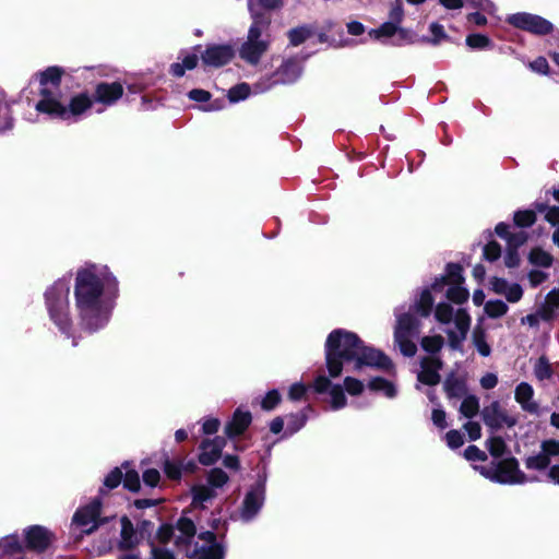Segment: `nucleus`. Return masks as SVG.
<instances>
[{"label": "nucleus", "mask_w": 559, "mask_h": 559, "mask_svg": "<svg viewBox=\"0 0 559 559\" xmlns=\"http://www.w3.org/2000/svg\"><path fill=\"white\" fill-rule=\"evenodd\" d=\"M119 293V281L108 265L86 262L74 275L76 316L71 307L67 278H58L46 288L44 304L50 323L75 347L79 344V328L95 333L109 323Z\"/></svg>", "instance_id": "1"}, {"label": "nucleus", "mask_w": 559, "mask_h": 559, "mask_svg": "<svg viewBox=\"0 0 559 559\" xmlns=\"http://www.w3.org/2000/svg\"><path fill=\"white\" fill-rule=\"evenodd\" d=\"M324 358L329 377L337 378L345 370L359 372L365 367L389 371L393 362L382 350L368 346L355 332L334 329L324 343Z\"/></svg>", "instance_id": "2"}, {"label": "nucleus", "mask_w": 559, "mask_h": 559, "mask_svg": "<svg viewBox=\"0 0 559 559\" xmlns=\"http://www.w3.org/2000/svg\"><path fill=\"white\" fill-rule=\"evenodd\" d=\"M435 299L428 288L415 296V300L406 306L401 305L394 309L396 323L394 326V343L402 355L413 357L417 346L413 338L420 334V318H428L433 309Z\"/></svg>", "instance_id": "3"}, {"label": "nucleus", "mask_w": 559, "mask_h": 559, "mask_svg": "<svg viewBox=\"0 0 559 559\" xmlns=\"http://www.w3.org/2000/svg\"><path fill=\"white\" fill-rule=\"evenodd\" d=\"M247 5L251 23L238 49V55L247 64L257 67L272 45V15L261 11L252 0H247Z\"/></svg>", "instance_id": "4"}, {"label": "nucleus", "mask_w": 559, "mask_h": 559, "mask_svg": "<svg viewBox=\"0 0 559 559\" xmlns=\"http://www.w3.org/2000/svg\"><path fill=\"white\" fill-rule=\"evenodd\" d=\"M94 103L93 96L86 92L73 96L68 106H64L56 95L46 93L44 99L36 103L35 109L50 119L76 122L86 110L92 108Z\"/></svg>", "instance_id": "5"}, {"label": "nucleus", "mask_w": 559, "mask_h": 559, "mask_svg": "<svg viewBox=\"0 0 559 559\" xmlns=\"http://www.w3.org/2000/svg\"><path fill=\"white\" fill-rule=\"evenodd\" d=\"M176 527L179 535L176 536V547L183 551L186 557L192 558L197 554L203 552L204 549L225 550L223 544L217 542L216 534L213 531L200 532L198 537L203 542L202 545L193 543L197 535V526L192 519L187 516V512H182L180 518L176 521Z\"/></svg>", "instance_id": "6"}, {"label": "nucleus", "mask_w": 559, "mask_h": 559, "mask_svg": "<svg viewBox=\"0 0 559 559\" xmlns=\"http://www.w3.org/2000/svg\"><path fill=\"white\" fill-rule=\"evenodd\" d=\"M435 318L442 324L454 323V328H447L443 331L448 336L449 347L452 350L462 352L472 321L466 309L460 308L454 312L450 304L439 302L435 309Z\"/></svg>", "instance_id": "7"}, {"label": "nucleus", "mask_w": 559, "mask_h": 559, "mask_svg": "<svg viewBox=\"0 0 559 559\" xmlns=\"http://www.w3.org/2000/svg\"><path fill=\"white\" fill-rule=\"evenodd\" d=\"M103 502L99 497L93 498L87 504L80 507L73 514L70 533L75 540L94 533L104 521L100 519Z\"/></svg>", "instance_id": "8"}, {"label": "nucleus", "mask_w": 559, "mask_h": 559, "mask_svg": "<svg viewBox=\"0 0 559 559\" xmlns=\"http://www.w3.org/2000/svg\"><path fill=\"white\" fill-rule=\"evenodd\" d=\"M308 58L306 56H292L284 57L281 64L267 75L264 80H261L257 86L262 92L270 90L275 85H292L295 84L304 73V62Z\"/></svg>", "instance_id": "9"}, {"label": "nucleus", "mask_w": 559, "mask_h": 559, "mask_svg": "<svg viewBox=\"0 0 559 559\" xmlns=\"http://www.w3.org/2000/svg\"><path fill=\"white\" fill-rule=\"evenodd\" d=\"M266 481L267 473L263 468L262 472L258 473L255 481L250 485L245 493L239 508V519L241 522L250 523L259 515L265 502Z\"/></svg>", "instance_id": "10"}, {"label": "nucleus", "mask_w": 559, "mask_h": 559, "mask_svg": "<svg viewBox=\"0 0 559 559\" xmlns=\"http://www.w3.org/2000/svg\"><path fill=\"white\" fill-rule=\"evenodd\" d=\"M56 539L55 534L43 525H29L23 530V544L25 550L35 559L48 550Z\"/></svg>", "instance_id": "11"}, {"label": "nucleus", "mask_w": 559, "mask_h": 559, "mask_svg": "<svg viewBox=\"0 0 559 559\" xmlns=\"http://www.w3.org/2000/svg\"><path fill=\"white\" fill-rule=\"evenodd\" d=\"M507 22L516 28L539 36L547 35L554 29V25L550 21L540 15L526 12L511 14L507 17Z\"/></svg>", "instance_id": "12"}, {"label": "nucleus", "mask_w": 559, "mask_h": 559, "mask_svg": "<svg viewBox=\"0 0 559 559\" xmlns=\"http://www.w3.org/2000/svg\"><path fill=\"white\" fill-rule=\"evenodd\" d=\"M535 478H527V476L520 469L516 459L511 457L506 461L499 462L496 468L495 483L503 485L525 484L533 481Z\"/></svg>", "instance_id": "13"}, {"label": "nucleus", "mask_w": 559, "mask_h": 559, "mask_svg": "<svg viewBox=\"0 0 559 559\" xmlns=\"http://www.w3.org/2000/svg\"><path fill=\"white\" fill-rule=\"evenodd\" d=\"M313 389L317 393H329L330 405L333 411L342 409L347 404L344 388L341 384H333L329 377L321 374L313 381Z\"/></svg>", "instance_id": "14"}, {"label": "nucleus", "mask_w": 559, "mask_h": 559, "mask_svg": "<svg viewBox=\"0 0 559 559\" xmlns=\"http://www.w3.org/2000/svg\"><path fill=\"white\" fill-rule=\"evenodd\" d=\"M235 56L234 48L228 44H213L206 46L201 53V60L207 67L219 68L230 62Z\"/></svg>", "instance_id": "15"}, {"label": "nucleus", "mask_w": 559, "mask_h": 559, "mask_svg": "<svg viewBox=\"0 0 559 559\" xmlns=\"http://www.w3.org/2000/svg\"><path fill=\"white\" fill-rule=\"evenodd\" d=\"M124 88L119 81L115 82H100L96 84L93 99L104 107H111L123 96Z\"/></svg>", "instance_id": "16"}, {"label": "nucleus", "mask_w": 559, "mask_h": 559, "mask_svg": "<svg viewBox=\"0 0 559 559\" xmlns=\"http://www.w3.org/2000/svg\"><path fill=\"white\" fill-rule=\"evenodd\" d=\"M420 370L417 373L418 382L433 386L440 383L441 376L439 371L443 367V361L438 356H424L419 360Z\"/></svg>", "instance_id": "17"}, {"label": "nucleus", "mask_w": 559, "mask_h": 559, "mask_svg": "<svg viewBox=\"0 0 559 559\" xmlns=\"http://www.w3.org/2000/svg\"><path fill=\"white\" fill-rule=\"evenodd\" d=\"M0 559H35L25 550L17 534H10L0 539Z\"/></svg>", "instance_id": "18"}, {"label": "nucleus", "mask_w": 559, "mask_h": 559, "mask_svg": "<svg viewBox=\"0 0 559 559\" xmlns=\"http://www.w3.org/2000/svg\"><path fill=\"white\" fill-rule=\"evenodd\" d=\"M225 445L226 440L224 437L216 436L213 439H204L199 447V462L205 466L213 465L222 456Z\"/></svg>", "instance_id": "19"}, {"label": "nucleus", "mask_w": 559, "mask_h": 559, "mask_svg": "<svg viewBox=\"0 0 559 559\" xmlns=\"http://www.w3.org/2000/svg\"><path fill=\"white\" fill-rule=\"evenodd\" d=\"M64 73L63 68L58 66L48 67L46 70L38 74V81L40 85V99H44V94L49 93L60 98V82L61 76Z\"/></svg>", "instance_id": "20"}, {"label": "nucleus", "mask_w": 559, "mask_h": 559, "mask_svg": "<svg viewBox=\"0 0 559 559\" xmlns=\"http://www.w3.org/2000/svg\"><path fill=\"white\" fill-rule=\"evenodd\" d=\"M481 418L485 425L491 429H500L503 425L511 427L515 423L513 419L509 418L504 412H502L500 404L497 401L484 407L481 411Z\"/></svg>", "instance_id": "21"}, {"label": "nucleus", "mask_w": 559, "mask_h": 559, "mask_svg": "<svg viewBox=\"0 0 559 559\" xmlns=\"http://www.w3.org/2000/svg\"><path fill=\"white\" fill-rule=\"evenodd\" d=\"M251 421V413L249 411H242L241 407H238L234 412L231 419L225 426V435L229 439L240 436L250 426Z\"/></svg>", "instance_id": "22"}, {"label": "nucleus", "mask_w": 559, "mask_h": 559, "mask_svg": "<svg viewBox=\"0 0 559 559\" xmlns=\"http://www.w3.org/2000/svg\"><path fill=\"white\" fill-rule=\"evenodd\" d=\"M534 390L527 382H521L516 385L514 391V399L521 407L531 414L538 413V404L533 401Z\"/></svg>", "instance_id": "23"}, {"label": "nucleus", "mask_w": 559, "mask_h": 559, "mask_svg": "<svg viewBox=\"0 0 559 559\" xmlns=\"http://www.w3.org/2000/svg\"><path fill=\"white\" fill-rule=\"evenodd\" d=\"M120 523V540L118 542L117 547L119 550H130L139 544L136 532L134 530L133 523L128 516H122Z\"/></svg>", "instance_id": "24"}, {"label": "nucleus", "mask_w": 559, "mask_h": 559, "mask_svg": "<svg viewBox=\"0 0 559 559\" xmlns=\"http://www.w3.org/2000/svg\"><path fill=\"white\" fill-rule=\"evenodd\" d=\"M312 412L311 406H307L304 409L288 414L286 419V429L284 431V437H292L301 430L307 421H308V413Z\"/></svg>", "instance_id": "25"}, {"label": "nucleus", "mask_w": 559, "mask_h": 559, "mask_svg": "<svg viewBox=\"0 0 559 559\" xmlns=\"http://www.w3.org/2000/svg\"><path fill=\"white\" fill-rule=\"evenodd\" d=\"M192 506L195 508L204 509L205 503L213 500L217 496V491H214L211 486L206 484L194 485L191 488Z\"/></svg>", "instance_id": "26"}, {"label": "nucleus", "mask_w": 559, "mask_h": 559, "mask_svg": "<svg viewBox=\"0 0 559 559\" xmlns=\"http://www.w3.org/2000/svg\"><path fill=\"white\" fill-rule=\"evenodd\" d=\"M368 388L374 392H381L388 399H394L397 395L396 385L390 380L382 377L371 378Z\"/></svg>", "instance_id": "27"}, {"label": "nucleus", "mask_w": 559, "mask_h": 559, "mask_svg": "<svg viewBox=\"0 0 559 559\" xmlns=\"http://www.w3.org/2000/svg\"><path fill=\"white\" fill-rule=\"evenodd\" d=\"M443 389L449 399H461L466 395L467 386L464 380L449 376L444 383Z\"/></svg>", "instance_id": "28"}, {"label": "nucleus", "mask_w": 559, "mask_h": 559, "mask_svg": "<svg viewBox=\"0 0 559 559\" xmlns=\"http://www.w3.org/2000/svg\"><path fill=\"white\" fill-rule=\"evenodd\" d=\"M199 57L195 53H186L181 62H175L169 68V73L173 76L181 78L185 75L186 70H193L197 68Z\"/></svg>", "instance_id": "29"}, {"label": "nucleus", "mask_w": 559, "mask_h": 559, "mask_svg": "<svg viewBox=\"0 0 559 559\" xmlns=\"http://www.w3.org/2000/svg\"><path fill=\"white\" fill-rule=\"evenodd\" d=\"M313 34L314 27L310 24H304L289 29L287 33V37L289 39V44L296 47L305 43Z\"/></svg>", "instance_id": "30"}, {"label": "nucleus", "mask_w": 559, "mask_h": 559, "mask_svg": "<svg viewBox=\"0 0 559 559\" xmlns=\"http://www.w3.org/2000/svg\"><path fill=\"white\" fill-rule=\"evenodd\" d=\"M229 480L225 471L218 467L211 468L206 474V485L211 486L214 491L223 488Z\"/></svg>", "instance_id": "31"}, {"label": "nucleus", "mask_w": 559, "mask_h": 559, "mask_svg": "<svg viewBox=\"0 0 559 559\" xmlns=\"http://www.w3.org/2000/svg\"><path fill=\"white\" fill-rule=\"evenodd\" d=\"M473 345L478 354L483 357H488L491 354V347L486 340V333L483 329L476 328L472 334Z\"/></svg>", "instance_id": "32"}, {"label": "nucleus", "mask_w": 559, "mask_h": 559, "mask_svg": "<svg viewBox=\"0 0 559 559\" xmlns=\"http://www.w3.org/2000/svg\"><path fill=\"white\" fill-rule=\"evenodd\" d=\"M465 43L471 49L475 50L491 49L493 47L491 39L487 35L479 33L467 35Z\"/></svg>", "instance_id": "33"}, {"label": "nucleus", "mask_w": 559, "mask_h": 559, "mask_svg": "<svg viewBox=\"0 0 559 559\" xmlns=\"http://www.w3.org/2000/svg\"><path fill=\"white\" fill-rule=\"evenodd\" d=\"M485 313L491 319H498L504 316L509 307L501 299H491L488 300L484 306Z\"/></svg>", "instance_id": "34"}, {"label": "nucleus", "mask_w": 559, "mask_h": 559, "mask_svg": "<svg viewBox=\"0 0 559 559\" xmlns=\"http://www.w3.org/2000/svg\"><path fill=\"white\" fill-rule=\"evenodd\" d=\"M122 483L121 467H115L104 478L103 487L99 488V495L117 488Z\"/></svg>", "instance_id": "35"}, {"label": "nucleus", "mask_w": 559, "mask_h": 559, "mask_svg": "<svg viewBox=\"0 0 559 559\" xmlns=\"http://www.w3.org/2000/svg\"><path fill=\"white\" fill-rule=\"evenodd\" d=\"M479 412V400L476 395H465L461 406L460 413L466 418H473Z\"/></svg>", "instance_id": "36"}, {"label": "nucleus", "mask_w": 559, "mask_h": 559, "mask_svg": "<svg viewBox=\"0 0 559 559\" xmlns=\"http://www.w3.org/2000/svg\"><path fill=\"white\" fill-rule=\"evenodd\" d=\"M557 309H559V289L554 288L546 296L545 308L542 313L543 320H550Z\"/></svg>", "instance_id": "37"}, {"label": "nucleus", "mask_w": 559, "mask_h": 559, "mask_svg": "<svg viewBox=\"0 0 559 559\" xmlns=\"http://www.w3.org/2000/svg\"><path fill=\"white\" fill-rule=\"evenodd\" d=\"M444 345V338L441 335L424 336L420 341L421 348L435 356L438 354Z\"/></svg>", "instance_id": "38"}, {"label": "nucleus", "mask_w": 559, "mask_h": 559, "mask_svg": "<svg viewBox=\"0 0 559 559\" xmlns=\"http://www.w3.org/2000/svg\"><path fill=\"white\" fill-rule=\"evenodd\" d=\"M469 293L463 284H452L447 289V298L454 304L462 305L467 301Z\"/></svg>", "instance_id": "39"}, {"label": "nucleus", "mask_w": 559, "mask_h": 559, "mask_svg": "<svg viewBox=\"0 0 559 559\" xmlns=\"http://www.w3.org/2000/svg\"><path fill=\"white\" fill-rule=\"evenodd\" d=\"M250 91L251 88L248 83H239L228 90L227 98L229 103L236 104L247 99L250 95Z\"/></svg>", "instance_id": "40"}, {"label": "nucleus", "mask_w": 559, "mask_h": 559, "mask_svg": "<svg viewBox=\"0 0 559 559\" xmlns=\"http://www.w3.org/2000/svg\"><path fill=\"white\" fill-rule=\"evenodd\" d=\"M528 261L536 266L550 267L552 264V257L540 248H534L528 254Z\"/></svg>", "instance_id": "41"}, {"label": "nucleus", "mask_w": 559, "mask_h": 559, "mask_svg": "<svg viewBox=\"0 0 559 559\" xmlns=\"http://www.w3.org/2000/svg\"><path fill=\"white\" fill-rule=\"evenodd\" d=\"M397 26L394 22H384L378 28L369 32L370 37L374 39L392 38L397 32Z\"/></svg>", "instance_id": "42"}, {"label": "nucleus", "mask_w": 559, "mask_h": 559, "mask_svg": "<svg viewBox=\"0 0 559 559\" xmlns=\"http://www.w3.org/2000/svg\"><path fill=\"white\" fill-rule=\"evenodd\" d=\"M534 374L539 381L549 380L552 377V368L549 360L545 356H540L535 366Z\"/></svg>", "instance_id": "43"}, {"label": "nucleus", "mask_w": 559, "mask_h": 559, "mask_svg": "<svg viewBox=\"0 0 559 559\" xmlns=\"http://www.w3.org/2000/svg\"><path fill=\"white\" fill-rule=\"evenodd\" d=\"M513 222L518 227H531L536 222L534 210H518L514 212Z\"/></svg>", "instance_id": "44"}, {"label": "nucleus", "mask_w": 559, "mask_h": 559, "mask_svg": "<svg viewBox=\"0 0 559 559\" xmlns=\"http://www.w3.org/2000/svg\"><path fill=\"white\" fill-rule=\"evenodd\" d=\"M524 464L527 469L544 471L550 465V462L539 451L535 455L527 456L524 461Z\"/></svg>", "instance_id": "45"}, {"label": "nucleus", "mask_w": 559, "mask_h": 559, "mask_svg": "<svg viewBox=\"0 0 559 559\" xmlns=\"http://www.w3.org/2000/svg\"><path fill=\"white\" fill-rule=\"evenodd\" d=\"M164 472L167 477L171 479H180L183 472V461L180 460H165Z\"/></svg>", "instance_id": "46"}, {"label": "nucleus", "mask_w": 559, "mask_h": 559, "mask_svg": "<svg viewBox=\"0 0 559 559\" xmlns=\"http://www.w3.org/2000/svg\"><path fill=\"white\" fill-rule=\"evenodd\" d=\"M122 484L129 491H139L141 487L139 473L134 469H127L126 474H122Z\"/></svg>", "instance_id": "47"}, {"label": "nucleus", "mask_w": 559, "mask_h": 559, "mask_svg": "<svg viewBox=\"0 0 559 559\" xmlns=\"http://www.w3.org/2000/svg\"><path fill=\"white\" fill-rule=\"evenodd\" d=\"M178 535L179 532L176 527V524H162L156 532L157 539L163 544L169 543L171 538L176 539V536Z\"/></svg>", "instance_id": "48"}, {"label": "nucleus", "mask_w": 559, "mask_h": 559, "mask_svg": "<svg viewBox=\"0 0 559 559\" xmlns=\"http://www.w3.org/2000/svg\"><path fill=\"white\" fill-rule=\"evenodd\" d=\"M0 116L2 121L0 122V133L12 130L14 127V119L11 114V108L8 103L0 105Z\"/></svg>", "instance_id": "49"}, {"label": "nucleus", "mask_w": 559, "mask_h": 559, "mask_svg": "<svg viewBox=\"0 0 559 559\" xmlns=\"http://www.w3.org/2000/svg\"><path fill=\"white\" fill-rule=\"evenodd\" d=\"M540 452L551 463V460L559 456V441L555 439L544 440L540 444Z\"/></svg>", "instance_id": "50"}, {"label": "nucleus", "mask_w": 559, "mask_h": 559, "mask_svg": "<svg viewBox=\"0 0 559 559\" xmlns=\"http://www.w3.org/2000/svg\"><path fill=\"white\" fill-rule=\"evenodd\" d=\"M447 282L451 280L453 284H463V269L459 263H448L445 267Z\"/></svg>", "instance_id": "51"}, {"label": "nucleus", "mask_w": 559, "mask_h": 559, "mask_svg": "<svg viewBox=\"0 0 559 559\" xmlns=\"http://www.w3.org/2000/svg\"><path fill=\"white\" fill-rule=\"evenodd\" d=\"M487 449L493 457L499 459L506 451V443L501 437H491L487 441Z\"/></svg>", "instance_id": "52"}, {"label": "nucleus", "mask_w": 559, "mask_h": 559, "mask_svg": "<svg viewBox=\"0 0 559 559\" xmlns=\"http://www.w3.org/2000/svg\"><path fill=\"white\" fill-rule=\"evenodd\" d=\"M282 396L278 390H270L261 401V407L264 411H272L280 404Z\"/></svg>", "instance_id": "53"}, {"label": "nucleus", "mask_w": 559, "mask_h": 559, "mask_svg": "<svg viewBox=\"0 0 559 559\" xmlns=\"http://www.w3.org/2000/svg\"><path fill=\"white\" fill-rule=\"evenodd\" d=\"M501 255V246L497 241H489L483 248V257L489 262L497 261Z\"/></svg>", "instance_id": "54"}, {"label": "nucleus", "mask_w": 559, "mask_h": 559, "mask_svg": "<svg viewBox=\"0 0 559 559\" xmlns=\"http://www.w3.org/2000/svg\"><path fill=\"white\" fill-rule=\"evenodd\" d=\"M343 388H344V391L346 390V392L350 395H359L360 393H362L365 385H364L362 381H360L356 378L346 377L344 379Z\"/></svg>", "instance_id": "55"}, {"label": "nucleus", "mask_w": 559, "mask_h": 559, "mask_svg": "<svg viewBox=\"0 0 559 559\" xmlns=\"http://www.w3.org/2000/svg\"><path fill=\"white\" fill-rule=\"evenodd\" d=\"M429 29L432 34V37L426 38L425 40L430 43L433 46L438 45L441 41V39H444L448 37V35L444 32L443 26L439 23H431L429 26Z\"/></svg>", "instance_id": "56"}, {"label": "nucleus", "mask_w": 559, "mask_h": 559, "mask_svg": "<svg viewBox=\"0 0 559 559\" xmlns=\"http://www.w3.org/2000/svg\"><path fill=\"white\" fill-rule=\"evenodd\" d=\"M445 441L450 449H459L464 443L463 433L459 430L452 429L445 433Z\"/></svg>", "instance_id": "57"}, {"label": "nucleus", "mask_w": 559, "mask_h": 559, "mask_svg": "<svg viewBox=\"0 0 559 559\" xmlns=\"http://www.w3.org/2000/svg\"><path fill=\"white\" fill-rule=\"evenodd\" d=\"M404 16L403 0H395L389 12V22H394L400 25Z\"/></svg>", "instance_id": "58"}, {"label": "nucleus", "mask_w": 559, "mask_h": 559, "mask_svg": "<svg viewBox=\"0 0 559 559\" xmlns=\"http://www.w3.org/2000/svg\"><path fill=\"white\" fill-rule=\"evenodd\" d=\"M414 36L415 34L413 32L397 26V32L391 43L397 46L411 44L414 40Z\"/></svg>", "instance_id": "59"}, {"label": "nucleus", "mask_w": 559, "mask_h": 559, "mask_svg": "<svg viewBox=\"0 0 559 559\" xmlns=\"http://www.w3.org/2000/svg\"><path fill=\"white\" fill-rule=\"evenodd\" d=\"M503 296L506 297V299L509 302H512V304L518 302L523 297V288L520 284L512 283V284H510V286L508 287V289L506 290Z\"/></svg>", "instance_id": "60"}, {"label": "nucleus", "mask_w": 559, "mask_h": 559, "mask_svg": "<svg viewBox=\"0 0 559 559\" xmlns=\"http://www.w3.org/2000/svg\"><path fill=\"white\" fill-rule=\"evenodd\" d=\"M464 457L467 460V461H486L487 460V454L481 451L478 447L476 445H468L465 450H464Z\"/></svg>", "instance_id": "61"}, {"label": "nucleus", "mask_w": 559, "mask_h": 559, "mask_svg": "<svg viewBox=\"0 0 559 559\" xmlns=\"http://www.w3.org/2000/svg\"><path fill=\"white\" fill-rule=\"evenodd\" d=\"M527 241V234L523 230L513 233L508 237L507 243L509 248H515L519 250Z\"/></svg>", "instance_id": "62"}, {"label": "nucleus", "mask_w": 559, "mask_h": 559, "mask_svg": "<svg viewBox=\"0 0 559 559\" xmlns=\"http://www.w3.org/2000/svg\"><path fill=\"white\" fill-rule=\"evenodd\" d=\"M225 550L216 549H204L203 552L197 554L191 559H224Z\"/></svg>", "instance_id": "63"}, {"label": "nucleus", "mask_w": 559, "mask_h": 559, "mask_svg": "<svg viewBox=\"0 0 559 559\" xmlns=\"http://www.w3.org/2000/svg\"><path fill=\"white\" fill-rule=\"evenodd\" d=\"M151 556L152 559H176L175 554L170 549L155 545L151 547Z\"/></svg>", "instance_id": "64"}]
</instances>
